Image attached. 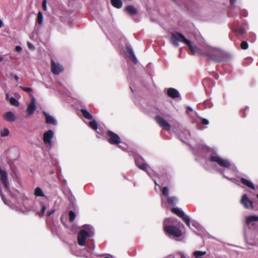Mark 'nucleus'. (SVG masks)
I'll list each match as a JSON object with an SVG mask.
<instances>
[{"instance_id":"nucleus-46","label":"nucleus","mask_w":258,"mask_h":258,"mask_svg":"<svg viewBox=\"0 0 258 258\" xmlns=\"http://www.w3.org/2000/svg\"><path fill=\"white\" fill-rule=\"evenodd\" d=\"M54 212H55L54 210L50 211L47 212V216H51L52 214H53L54 213Z\"/></svg>"},{"instance_id":"nucleus-34","label":"nucleus","mask_w":258,"mask_h":258,"mask_svg":"<svg viewBox=\"0 0 258 258\" xmlns=\"http://www.w3.org/2000/svg\"><path fill=\"white\" fill-rule=\"evenodd\" d=\"M233 30L240 35H242L245 33V30L242 27L236 28L234 29Z\"/></svg>"},{"instance_id":"nucleus-15","label":"nucleus","mask_w":258,"mask_h":258,"mask_svg":"<svg viewBox=\"0 0 258 258\" xmlns=\"http://www.w3.org/2000/svg\"><path fill=\"white\" fill-rule=\"evenodd\" d=\"M43 113L45 117V122L48 124H52L56 125L57 123V120L52 116L47 113L46 111H43Z\"/></svg>"},{"instance_id":"nucleus-52","label":"nucleus","mask_w":258,"mask_h":258,"mask_svg":"<svg viewBox=\"0 0 258 258\" xmlns=\"http://www.w3.org/2000/svg\"><path fill=\"white\" fill-rule=\"evenodd\" d=\"M187 109L190 111H192V109L189 106L187 107Z\"/></svg>"},{"instance_id":"nucleus-14","label":"nucleus","mask_w":258,"mask_h":258,"mask_svg":"<svg viewBox=\"0 0 258 258\" xmlns=\"http://www.w3.org/2000/svg\"><path fill=\"white\" fill-rule=\"evenodd\" d=\"M189 227L199 234L203 232V227L195 220L191 221V222H190Z\"/></svg>"},{"instance_id":"nucleus-6","label":"nucleus","mask_w":258,"mask_h":258,"mask_svg":"<svg viewBox=\"0 0 258 258\" xmlns=\"http://www.w3.org/2000/svg\"><path fill=\"white\" fill-rule=\"evenodd\" d=\"M129 155L130 156L133 155L134 156L136 164L139 168L146 171L147 174L150 177H152L154 173V172L146 163H145L144 159L142 157L134 153L132 154L130 153Z\"/></svg>"},{"instance_id":"nucleus-27","label":"nucleus","mask_w":258,"mask_h":258,"mask_svg":"<svg viewBox=\"0 0 258 258\" xmlns=\"http://www.w3.org/2000/svg\"><path fill=\"white\" fill-rule=\"evenodd\" d=\"M206 254V251H195L193 252V255L196 258H203L202 256Z\"/></svg>"},{"instance_id":"nucleus-30","label":"nucleus","mask_w":258,"mask_h":258,"mask_svg":"<svg viewBox=\"0 0 258 258\" xmlns=\"http://www.w3.org/2000/svg\"><path fill=\"white\" fill-rule=\"evenodd\" d=\"M203 105L205 108H211L213 106V103L210 100H206L203 102Z\"/></svg>"},{"instance_id":"nucleus-20","label":"nucleus","mask_w":258,"mask_h":258,"mask_svg":"<svg viewBox=\"0 0 258 258\" xmlns=\"http://www.w3.org/2000/svg\"><path fill=\"white\" fill-rule=\"evenodd\" d=\"M124 11L130 15L133 16L137 14V10L133 6L129 5L125 7Z\"/></svg>"},{"instance_id":"nucleus-32","label":"nucleus","mask_w":258,"mask_h":258,"mask_svg":"<svg viewBox=\"0 0 258 258\" xmlns=\"http://www.w3.org/2000/svg\"><path fill=\"white\" fill-rule=\"evenodd\" d=\"M9 101H10V103L13 105H14L15 106H18L19 105V103L18 101V100L17 99H16L15 98H14L13 97H11L9 99Z\"/></svg>"},{"instance_id":"nucleus-16","label":"nucleus","mask_w":258,"mask_h":258,"mask_svg":"<svg viewBox=\"0 0 258 258\" xmlns=\"http://www.w3.org/2000/svg\"><path fill=\"white\" fill-rule=\"evenodd\" d=\"M258 221V216L255 215L249 216L246 218V224L248 226H253L255 222Z\"/></svg>"},{"instance_id":"nucleus-58","label":"nucleus","mask_w":258,"mask_h":258,"mask_svg":"<svg viewBox=\"0 0 258 258\" xmlns=\"http://www.w3.org/2000/svg\"><path fill=\"white\" fill-rule=\"evenodd\" d=\"M104 258H109V257H104Z\"/></svg>"},{"instance_id":"nucleus-29","label":"nucleus","mask_w":258,"mask_h":258,"mask_svg":"<svg viewBox=\"0 0 258 258\" xmlns=\"http://www.w3.org/2000/svg\"><path fill=\"white\" fill-rule=\"evenodd\" d=\"M43 17L42 13L40 11H39L38 13L37 18V23L41 25L43 22Z\"/></svg>"},{"instance_id":"nucleus-13","label":"nucleus","mask_w":258,"mask_h":258,"mask_svg":"<svg viewBox=\"0 0 258 258\" xmlns=\"http://www.w3.org/2000/svg\"><path fill=\"white\" fill-rule=\"evenodd\" d=\"M241 203L246 209H253V208L252 202L248 198L246 194L243 195L242 197Z\"/></svg>"},{"instance_id":"nucleus-44","label":"nucleus","mask_w":258,"mask_h":258,"mask_svg":"<svg viewBox=\"0 0 258 258\" xmlns=\"http://www.w3.org/2000/svg\"><path fill=\"white\" fill-rule=\"evenodd\" d=\"M28 46L30 49H34V47L33 45L30 42L28 43Z\"/></svg>"},{"instance_id":"nucleus-39","label":"nucleus","mask_w":258,"mask_h":258,"mask_svg":"<svg viewBox=\"0 0 258 258\" xmlns=\"http://www.w3.org/2000/svg\"><path fill=\"white\" fill-rule=\"evenodd\" d=\"M20 88L23 91L27 92H30L31 91V88L30 87H25L23 86H20Z\"/></svg>"},{"instance_id":"nucleus-9","label":"nucleus","mask_w":258,"mask_h":258,"mask_svg":"<svg viewBox=\"0 0 258 258\" xmlns=\"http://www.w3.org/2000/svg\"><path fill=\"white\" fill-rule=\"evenodd\" d=\"M37 108V104L34 97L32 95L31 102L28 104L26 110L28 115H31Z\"/></svg>"},{"instance_id":"nucleus-18","label":"nucleus","mask_w":258,"mask_h":258,"mask_svg":"<svg viewBox=\"0 0 258 258\" xmlns=\"http://www.w3.org/2000/svg\"><path fill=\"white\" fill-rule=\"evenodd\" d=\"M167 94L168 96L172 98H178L180 96L179 92L175 89L170 88L167 90Z\"/></svg>"},{"instance_id":"nucleus-17","label":"nucleus","mask_w":258,"mask_h":258,"mask_svg":"<svg viewBox=\"0 0 258 258\" xmlns=\"http://www.w3.org/2000/svg\"><path fill=\"white\" fill-rule=\"evenodd\" d=\"M3 118L5 120L8 122H13L16 119L15 114L11 111H9L5 113L3 115Z\"/></svg>"},{"instance_id":"nucleus-19","label":"nucleus","mask_w":258,"mask_h":258,"mask_svg":"<svg viewBox=\"0 0 258 258\" xmlns=\"http://www.w3.org/2000/svg\"><path fill=\"white\" fill-rule=\"evenodd\" d=\"M190 136V133L188 130H184V132H181L179 134L180 140L183 142H185L186 139H187Z\"/></svg>"},{"instance_id":"nucleus-56","label":"nucleus","mask_w":258,"mask_h":258,"mask_svg":"<svg viewBox=\"0 0 258 258\" xmlns=\"http://www.w3.org/2000/svg\"><path fill=\"white\" fill-rule=\"evenodd\" d=\"M135 21L136 22H138L139 20L135 19Z\"/></svg>"},{"instance_id":"nucleus-37","label":"nucleus","mask_w":258,"mask_h":258,"mask_svg":"<svg viewBox=\"0 0 258 258\" xmlns=\"http://www.w3.org/2000/svg\"><path fill=\"white\" fill-rule=\"evenodd\" d=\"M200 118L201 119V123L202 124H205V125L209 124V121L207 119L201 118V117H200Z\"/></svg>"},{"instance_id":"nucleus-35","label":"nucleus","mask_w":258,"mask_h":258,"mask_svg":"<svg viewBox=\"0 0 258 258\" xmlns=\"http://www.w3.org/2000/svg\"><path fill=\"white\" fill-rule=\"evenodd\" d=\"M70 221L73 222L76 218V215L74 212L70 211L69 212Z\"/></svg>"},{"instance_id":"nucleus-22","label":"nucleus","mask_w":258,"mask_h":258,"mask_svg":"<svg viewBox=\"0 0 258 258\" xmlns=\"http://www.w3.org/2000/svg\"><path fill=\"white\" fill-rule=\"evenodd\" d=\"M162 194L165 197H161L162 205L164 206H165V203H164L165 197H167L169 195V188L166 186L164 187L162 189Z\"/></svg>"},{"instance_id":"nucleus-41","label":"nucleus","mask_w":258,"mask_h":258,"mask_svg":"<svg viewBox=\"0 0 258 258\" xmlns=\"http://www.w3.org/2000/svg\"><path fill=\"white\" fill-rule=\"evenodd\" d=\"M241 15L244 17H247L248 15V12L246 10H242L240 12Z\"/></svg>"},{"instance_id":"nucleus-8","label":"nucleus","mask_w":258,"mask_h":258,"mask_svg":"<svg viewBox=\"0 0 258 258\" xmlns=\"http://www.w3.org/2000/svg\"><path fill=\"white\" fill-rule=\"evenodd\" d=\"M171 211L177 215L185 222L188 226L190 225V218L188 216L185 214L184 212L179 208H172Z\"/></svg>"},{"instance_id":"nucleus-4","label":"nucleus","mask_w":258,"mask_h":258,"mask_svg":"<svg viewBox=\"0 0 258 258\" xmlns=\"http://www.w3.org/2000/svg\"><path fill=\"white\" fill-rule=\"evenodd\" d=\"M171 41L172 43L176 47L178 46V42H181L188 46L192 53H195L197 51L198 48L197 46H192L191 42L187 39L185 36L180 33H172L171 34Z\"/></svg>"},{"instance_id":"nucleus-50","label":"nucleus","mask_w":258,"mask_h":258,"mask_svg":"<svg viewBox=\"0 0 258 258\" xmlns=\"http://www.w3.org/2000/svg\"><path fill=\"white\" fill-rule=\"evenodd\" d=\"M19 77H18V76L16 75V76H15V80H16V81H18L19 80Z\"/></svg>"},{"instance_id":"nucleus-38","label":"nucleus","mask_w":258,"mask_h":258,"mask_svg":"<svg viewBox=\"0 0 258 258\" xmlns=\"http://www.w3.org/2000/svg\"><path fill=\"white\" fill-rule=\"evenodd\" d=\"M46 206L45 205H42V208H41V213L40 214V217H43L44 215V212H45V211L46 210Z\"/></svg>"},{"instance_id":"nucleus-57","label":"nucleus","mask_w":258,"mask_h":258,"mask_svg":"<svg viewBox=\"0 0 258 258\" xmlns=\"http://www.w3.org/2000/svg\"><path fill=\"white\" fill-rule=\"evenodd\" d=\"M230 179V180H235V179H234V178H231V179Z\"/></svg>"},{"instance_id":"nucleus-12","label":"nucleus","mask_w":258,"mask_h":258,"mask_svg":"<svg viewBox=\"0 0 258 258\" xmlns=\"http://www.w3.org/2000/svg\"><path fill=\"white\" fill-rule=\"evenodd\" d=\"M107 135L109 136L108 140L110 144L116 145L120 143V138L117 134L108 131Z\"/></svg>"},{"instance_id":"nucleus-3","label":"nucleus","mask_w":258,"mask_h":258,"mask_svg":"<svg viewBox=\"0 0 258 258\" xmlns=\"http://www.w3.org/2000/svg\"><path fill=\"white\" fill-rule=\"evenodd\" d=\"M177 220L175 218H169L166 219L164 222V229L165 232L170 236L179 237L182 234V232L179 228L174 226Z\"/></svg>"},{"instance_id":"nucleus-48","label":"nucleus","mask_w":258,"mask_h":258,"mask_svg":"<svg viewBox=\"0 0 258 258\" xmlns=\"http://www.w3.org/2000/svg\"><path fill=\"white\" fill-rule=\"evenodd\" d=\"M229 1L231 5H233L235 3L236 0H229Z\"/></svg>"},{"instance_id":"nucleus-31","label":"nucleus","mask_w":258,"mask_h":258,"mask_svg":"<svg viewBox=\"0 0 258 258\" xmlns=\"http://www.w3.org/2000/svg\"><path fill=\"white\" fill-rule=\"evenodd\" d=\"M89 125L94 130L96 131L98 128V124L95 120L90 121L89 123Z\"/></svg>"},{"instance_id":"nucleus-55","label":"nucleus","mask_w":258,"mask_h":258,"mask_svg":"<svg viewBox=\"0 0 258 258\" xmlns=\"http://www.w3.org/2000/svg\"><path fill=\"white\" fill-rule=\"evenodd\" d=\"M6 97H7V99H8V98H9V94H6Z\"/></svg>"},{"instance_id":"nucleus-25","label":"nucleus","mask_w":258,"mask_h":258,"mask_svg":"<svg viewBox=\"0 0 258 258\" xmlns=\"http://www.w3.org/2000/svg\"><path fill=\"white\" fill-rule=\"evenodd\" d=\"M81 111L82 113L83 116L88 119H92L93 118L92 115L87 110L85 109H81Z\"/></svg>"},{"instance_id":"nucleus-21","label":"nucleus","mask_w":258,"mask_h":258,"mask_svg":"<svg viewBox=\"0 0 258 258\" xmlns=\"http://www.w3.org/2000/svg\"><path fill=\"white\" fill-rule=\"evenodd\" d=\"M126 49L128 52L130 54V59L132 60L135 63H136L137 62V59L134 54L132 48L131 46H128L126 47Z\"/></svg>"},{"instance_id":"nucleus-40","label":"nucleus","mask_w":258,"mask_h":258,"mask_svg":"<svg viewBox=\"0 0 258 258\" xmlns=\"http://www.w3.org/2000/svg\"><path fill=\"white\" fill-rule=\"evenodd\" d=\"M42 8L44 11L47 10V2L46 0H43L42 2Z\"/></svg>"},{"instance_id":"nucleus-28","label":"nucleus","mask_w":258,"mask_h":258,"mask_svg":"<svg viewBox=\"0 0 258 258\" xmlns=\"http://www.w3.org/2000/svg\"><path fill=\"white\" fill-rule=\"evenodd\" d=\"M167 203L170 205H174L177 201V199L175 197H168L167 199Z\"/></svg>"},{"instance_id":"nucleus-5","label":"nucleus","mask_w":258,"mask_h":258,"mask_svg":"<svg viewBox=\"0 0 258 258\" xmlns=\"http://www.w3.org/2000/svg\"><path fill=\"white\" fill-rule=\"evenodd\" d=\"M83 228L78 235V242L80 246H84L87 238L93 237L94 234L93 228L91 225H85Z\"/></svg>"},{"instance_id":"nucleus-36","label":"nucleus","mask_w":258,"mask_h":258,"mask_svg":"<svg viewBox=\"0 0 258 258\" xmlns=\"http://www.w3.org/2000/svg\"><path fill=\"white\" fill-rule=\"evenodd\" d=\"M248 47V45L247 42L242 41L241 43V47L243 49H246Z\"/></svg>"},{"instance_id":"nucleus-26","label":"nucleus","mask_w":258,"mask_h":258,"mask_svg":"<svg viewBox=\"0 0 258 258\" xmlns=\"http://www.w3.org/2000/svg\"><path fill=\"white\" fill-rule=\"evenodd\" d=\"M34 195L36 197H44V194L42 189L39 187H37L35 189Z\"/></svg>"},{"instance_id":"nucleus-11","label":"nucleus","mask_w":258,"mask_h":258,"mask_svg":"<svg viewBox=\"0 0 258 258\" xmlns=\"http://www.w3.org/2000/svg\"><path fill=\"white\" fill-rule=\"evenodd\" d=\"M51 68L54 75H58L63 71L62 66L58 63H55L53 59L51 60Z\"/></svg>"},{"instance_id":"nucleus-43","label":"nucleus","mask_w":258,"mask_h":258,"mask_svg":"<svg viewBox=\"0 0 258 258\" xmlns=\"http://www.w3.org/2000/svg\"><path fill=\"white\" fill-rule=\"evenodd\" d=\"M15 50L16 51L19 52L22 50V47L20 46H17L15 47Z\"/></svg>"},{"instance_id":"nucleus-1","label":"nucleus","mask_w":258,"mask_h":258,"mask_svg":"<svg viewBox=\"0 0 258 258\" xmlns=\"http://www.w3.org/2000/svg\"><path fill=\"white\" fill-rule=\"evenodd\" d=\"M193 150L194 153L197 155L207 154L210 157L211 162H216L220 166L223 167V169L221 170V172L224 177L229 179L228 176L225 175V172L231 175L235 174L236 167L235 166L231 165L228 160L223 159L219 156L214 149L208 147L203 144H200L197 145Z\"/></svg>"},{"instance_id":"nucleus-54","label":"nucleus","mask_w":258,"mask_h":258,"mask_svg":"<svg viewBox=\"0 0 258 258\" xmlns=\"http://www.w3.org/2000/svg\"><path fill=\"white\" fill-rule=\"evenodd\" d=\"M154 182H155V184H156V185H158V184L157 183L156 181V180H155V181H154ZM158 186H159V188H160V186L159 185H158Z\"/></svg>"},{"instance_id":"nucleus-51","label":"nucleus","mask_w":258,"mask_h":258,"mask_svg":"<svg viewBox=\"0 0 258 258\" xmlns=\"http://www.w3.org/2000/svg\"><path fill=\"white\" fill-rule=\"evenodd\" d=\"M198 128L199 130H203L205 128V127H201V126H198Z\"/></svg>"},{"instance_id":"nucleus-2","label":"nucleus","mask_w":258,"mask_h":258,"mask_svg":"<svg viewBox=\"0 0 258 258\" xmlns=\"http://www.w3.org/2000/svg\"><path fill=\"white\" fill-rule=\"evenodd\" d=\"M204 54L210 59L218 62L227 61L231 58V55L217 48L207 47Z\"/></svg>"},{"instance_id":"nucleus-10","label":"nucleus","mask_w":258,"mask_h":258,"mask_svg":"<svg viewBox=\"0 0 258 258\" xmlns=\"http://www.w3.org/2000/svg\"><path fill=\"white\" fill-rule=\"evenodd\" d=\"M155 118L156 122L161 127L167 131H169L170 130V125L163 118L159 115H156Z\"/></svg>"},{"instance_id":"nucleus-49","label":"nucleus","mask_w":258,"mask_h":258,"mask_svg":"<svg viewBox=\"0 0 258 258\" xmlns=\"http://www.w3.org/2000/svg\"><path fill=\"white\" fill-rule=\"evenodd\" d=\"M3 26V22L0 19V28Z\"/></svg>"},{"instance_id":"nucleus-23","label":"nucleus","mask_w":258,"mask_h":258,"mask_svg":"<svg viewBox=\"0 0 258 258\" xmlns=\"http://www.w3.org/2000/svg\"><path fill=\"white\" fill-rule=\"evenodd\" d=\"M241 182L242 184L245 185L247 187L251 188L253 189H255V186L253 185V184L252 183L251 181H250L246 179H245L244 178H241Z\"/></svg>"},{"instance_id":"nucleus-53","label":"nucleus","mask_w":258,"mask_h":258,"mask_svg":"<svg viewBox=\"0 0 258 258\" xmlns=\"http://www.w3.org/2000/svg\"><path fill=\"white\" fill-rule=\"evenodd\" d=\"M87 251L88 252H91V250L90 248L88 247L87 249Z\"/></svg>"},{"instance_id":"nucleus-47","label":"nucleus","mask_w":258,"mask_h":258,"mask_svg":"<svg viewBox=\"0 0 258 258\" xmlns=\"http://www.w3.org/2000/svg\"><path fill=\"white\" fill-rule=\"evenodd\" d=\"M5 56V55H0V62H2L4 60Z\"/></svg>"},{"instance_id":"nucleus-7","label":"nucleus","mask_w":258,"mask_h":258,"mask_svg":"<svg viewBox=\"0 0 258 258\" xmlns=\"http://www.w3.org/2000/svg\"><path fill=\"white\" fill-rule=\"evenodd\" d=\"M54 136V133L52 130H50L46 132L43 134V140L46 146L49 149L52 147V139Z\"/></svg>"},{"instance_id":"nucleus-24","label":"nucleus","mask_w":258,"mask_h":258,"mask_svg":"<svg viewBox=\"0 0 258 258\" xmlns=\"http://www.w3.org/2000/svg\"><path fill=\"white\" fill-rule=\"evenodd\" d=\"M112 5L117 9H120L122 6V3L121 0H111Z\"/></svg>"},{"instance_id":"nucleus-33","label":"nucleus","mask_w":258,"mask_h":258,"mask_svg":"<svg viewBox=\"0 0 258 258\" xmlns=\"http://www.w3.org/2000/svg\"><path fill=\"white\" fill-rule=\"evenodd\" d=\"M0 134L2 137H6L9 134V130L7 128H5L1 131Z\"/></svg>"},{"instance_id":"nucleus-45","label":"nucleus","mask_w":258,"mask_h":258,"mask_svg":"<svg viewBox=\"0 0 258 258\" xmlns=\"http://www.w3.org/2000/svg\"><path fill=\"white\" fill-rule=\"evenodd\" d=\"M180 258H188L185 254L183 252L180 253Z\"/></svg>"},{"instance_id":"nucleus-42","label":"nucleus","mask_w":258,"mask_h":258,"mask_svg":"<svg viewBox=\"0 0 258 258\" xmlns=\"http://www.w3.org/2000/svg\"><path fill=\"white\" fill-rule=\"evenodd\" d=\"M211 80L209 79H205L204 80H203V85L205 86V87H206V85L207 84V83L209 81H210Z\"/></svg>"}]
</instances>
